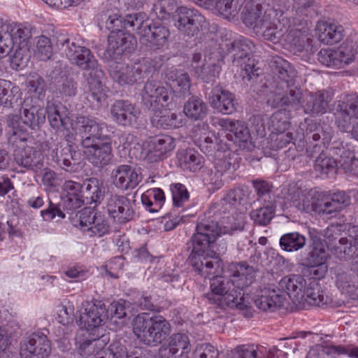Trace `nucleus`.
<instances>
[{"instance_id": "nucleus-18", "label": "nucleus", "mask_w": 358, "mask_h": 358, "mask_svg": "<svg viewBox=\"0 0 358 358\" xmlns=\"http://www.w3.org/2000/svg\"><path fill=\"white\" fill-rule=\"evenodd\" d=\"M113 120L124 127H136L141 111L127 100H116L110 108Z\"/></svg>"}, {"instance_id": "nucleus-42", "label": "nucleus", "mask_w": 358, "mask_h": 358, "mask_svg": "<svg viewBox=\"0 0 358 358\" xmlns=\"http://www.w3.org/2000/svg\"><path fill=\"white\" fill-rule=\"evenodd\" d=\"M202 157L192 149L181 150L177 152V164L183 170L196 172L203 166Z\"/></svg>"}, {"instance_id": "nucleus-40", "label": "nucleus", "mask_w": 358, "mask_h": 358, "mask_svg": "<svg viewBox=\"0 0 358 358\" xmlns=\"http://www.w3.org/2000/svg\"><path fill=\"white\" fill-rule=\"evenodd\" d=\"M85 203H100L105 196V187L96 178H90L83 182Z\"/></svg>"}, {"instance_id": "nucleus-31", "label": "nucleus", "mask_w": 358, "mask_h": 358, "mask_svg": "<svg viewBox=\"0 0 358 358\" xmlns=\"http://www.w3.org/2000/svg\"><path fill=\"white\" fill-rule=\"evenodd\" d=\"M62 202L64 208L75 210L85 204L83 183L72 180L66 181L63 185Z\"/></svg>"}, {"instance_id": "nucleus-30", "label": "nucleus", "mask_w": 358, "mask_h": 358, "mask_svg": "<svg viewBox=\"0 0 358 358\" xmlns=\"http://www.w3.org/2000/svg\"><path fill=\"white\" fill-rule=\"evenodd\" d=\"M336 123L341 131H348L353 121L358 120V96L348 103L338 101L336 108Z\"/></svg>"}, {"instance_id": "nucleus-59", "label": "nucleus", "mask_w": 358, "mask_h": 358, "mask_svg": "<svg viewBox=\"0 0 358 358\" xmlns=\"http://www.w3.org/2000/svg\"><path fill=\"white\" fill-rule=\"evenodd\" d=\"M313 3L314 0H294L291 16L293 18L294 26L301 24V19L308 15Z\"/></svg>"}, {"instance_id": "nucleus-16", "label": "nucleus", "mask_w": 358, "mask_h": 358, "mask_svg": "<svg viewBox=\"0 0 358 358\" xmlns=\"http://www.w3.org/2000/svg\"><path fill=\"white\" fill-rule=\"evenodd\" d=\"M50 352L51 346L47 336L36 332L21 343L20 354L22 358H48Z\"/></svg>"}, {"instance_id": "nucleus-34", "label": "nucleus", "mask_w": 358, "mask_h": 358, "mask_svg": "<svg viewBox=\"0 0 358 358\" xmlns=\"http://www.w3.org/2000/svg\"><path fill=\"white\" fill-rule=\"evenodd\" d=\"M336 285L341 293L351 299H358L357 276L351 271L337 268L335 271Z\"/></svg>"}, {"instance_id": "nucleus-3", "label": "nucleus", "mask_w": 358, "mask_h": 358, "mask_svg": "<svg viewBox=\"0 0 358 358\" xmlns=\"http://www.w3.org/2000/svg\"><path fill=\"white\" fill-rule=\"evenodd\" d=\"M132 324L134 334L147 345L162 343L171 333L169 322L161 315L140 313L134 317Z\"/></svg>"}, {"instance_id": "nucleus-28", "label": "nucleus", "mask_w": 358, "mask_h": 358, "mask_svg": "<svg viewBox=\"0 0 358 358\" xmlns=\"http://www.w3.org/2000/svg\"><path fill=\"white\" fill-rule=\"evenodd\" d=\"M76 152L71 146L63 147L62 143H54L50 150L48 157L53 163L67 171H72L76 164L75 155Z\"/></svg>"}, {"instance_id": "nucleus-33", "label": "nucleus", "mask_w": 358, "mask_h": 358, "mask_svg": "<svg viewBox=\"0 0 358 358\" xmlns=\"http://www.w3.org/2000/svg\"><path fill=\"white\" fill-rule=\"evenodd\" d=\"M219 124L223 128L224 138L234 143H245L250 138L248 127L240 121L222 118Z\"/></svg>"}, {"instance_id": "nucleus-20", "label": "nucleus", "mask_w": 358, "mask_h": 358, "mask_svg": "<svg viewBox=\"0 0 358 358\" xmlns=\"http://www.w3.org/2000/svg\"><path fill=\"white\" fill-rule=\"evenodd\" d=\"M286 301L285 294L282 293L280 289L272 287L260 288L254 299L255 306L263 311H275L284 306Z\"/></svg>"}, {"instance_id": "nucleus-47", "label": "nucleus", "mask_w": 358, "mask_h": 358, "mask_svg": "<svg viewBox=\"0 0 358 358\" xmlns=\"http://www.w3.org/2000/svg\"><path fill=\"white\" fill-rule=\"evenodd\" d=\"M150 152H154L155 156L161 159L175 148V142L172 137L168 135H161L152 138L149 141Z\"/></svg>"}, {"instance_id": "nucleus-48", "label": "nucleus", "mask_w": 358, "mask_h": 358, "mask_svg": "<svg viewBox=\"0 0 358 358\" xmlns=\"http://www.w3.org/2000/svg\"><path fill=\"white\" fill-rule=\"evenodd\" d=\"M21 92L17 86H12L10 81L0 79V106L13 107L21 96Z\"/></svg>"}, {"instance_id": "nucleus-5", "label": "nucleus", "mask_w": 358, "mask_h": 358, "mask_svg": "<svg viewBox=\"0 0 358 358\" xmlns=\"http://www.w3.org/2000/svg\"><path fill=\"white\" fill-rule=\"evenodd\" d=\"M243 229L242 222L236 223L231 227L224 226L223 234H233L235 231H241ZM222 233L217 222L210 220L201 219L197 222L196 233H194L187 245L213 248L215 242Z\"/></svg>"}, {"instance_id": "nucleus-53", "label": "nucleus", "mask_w": 358, "mask_h": 358, "mask_svg": "<svg viewBox=\"0 0 358 358\" xmlns=\"http://www.w3.org/2000/svg\"><path fill=\"white\" fill-rule=\"evenodd\" d=\"M357 250H358L357 248H352L348 239L343 237L338 242L331 243L329 250L338 259L348 260L358 257Z\"/></svg>"}, {"instance_id": "nucleus-32", "label": "nucleus", "mask_w": 358, "mask_h": 358, "mask_svg": "<svg viewBox=\"0 0 358 358\" xmlns=\"http://www.w3.org/2000/svg\"><path fill=\"white\" fill-rule=\"evenodd\" d=\"M86 71H89L86 77L89 87L86 98L89 101L99 104L103 96L102 79L104 77V72L98 62H96L93 68H89Z\"/></svg>"}, {"instance_id": "nucleus-37", "label": "nucleus", "mask_w": 358, "mask_h": 358, "mask_svg": "<svg viewBox=\"0 0 358 358\" xmlns=\"http://www.w3.org/2000/svg\"><path fill=\"white\" fill-rule=\"evenodd\" d=\"M332 100L331 94L325 90L310 93L303 106L304 112L313 116L324 114L327 111L329 103Z\"/></svg>"}, {"instance_id": "nucleus-52", "label": "nucleus", "mask_w": 358, "mask_h": 358, "mask_svg": "<svg viewBox=\"0 0 358 358\" xmlns=\"http://www.w3.org/2000/svg\"><path fill=\"white\" fill-rule=\"evenodd\" d=\"M151 121L155 127L162 129L179 127L182 124V121L177 114L166 109L160 111L159 114H155Z\"/></svg>"}, {"instance_id": "nucleus-63", "label": "nucleus", "mask_w": 358, "mask_h": 358, "mask_svg": "<svg viewBox=\"0 0 358 358\" xmlns=\"http://www.w3.org/2000/svg\"><path fill=\"white\" fill-rule=\"evenodd\" d=\"M338 164L345 172L358 174V159L356 158L354 151L343 150L340 155Z\"/></svg>"}, {"instance_id": "nucleus-57", "label": "nucleus", "mask_w": 358, "mask_h": 358, "mask_svg": "<svg viewBox=\"0 0 358 358\" xmlns=\"http://www.w3.org/2000/svg\"><path fill=\"white\" fill-rule=\"evenodd\" d=\"M269 128L272 132L287 131L289 127V112L286 109L275 111L270 117Z\"/></svg>"}, {"instance_id": "nucleus-25", "label": "nucleus", "mask_w": 358, "mask_h": 358, "mask_svg": "<svg viewBox=\"0 0 358 358\" xmlns=\"http://www.w3.org/2000/svg\"><path fill=\"white\" fill-rule=\"evenodd\" d=\"M350 203V196L344 192H337L328 196L317 199L315 212L320 215H329L342 210Z\"/></svg>"}, {"instance_id": "nucleus-46", "label": "nucleus", "mask_w": 358, "mask_h": 358, "mask_svg": "<svg viewBox=\"0 0 358 358\" xmlns=\"http://www.w3.org/2000/svg\"><path fill=\"white\" fill-rule=\"evenodd\" d=\"M279 245L280 248L285 252H297L306 245V238L305 235L298 231L286 233L280 237Z\"/></svg>"}, {"instance_id": "nucleus-14", "label": "nucleus", "mask_w": 358, "mask_h": 358, "mask_svg": "<svg viewBox=\"0 0 358 358\" xmlns=\"http://www.w3.org/2000/svg\"><path fill=\"white\" fill-rule=\"evenodd\" d=\"M115 187L122 191L134 189L143 180L140 168L130 164H120L110 173Z\"/></svg>"}, {"instance_id": "nucleus-43", "label": "nucleus", "mask_w": 358, "mask_h": 358, "mask_svg": "<svg viewBox=\"0 0 358 358\" xmlns=\"http://www.w3.org/2000/svg\"><path fill=\"white\" fill-rule=\"evenodd\" d=\"M318 38L326 45H333L340 42L344 36V28L341 25L322 23L318 27Z\"/></svg>"}, {"instance_id": "nucleus-56", "label": "nucleus", "mask_w": 358, "mask_h": 358, "mask_svg": "<svg viewBox=\"0 0 358 358\" xmlns=\"http://www.w3.org/2000/svg\"><path fill=\"white\" fill-rule=\"evenodd\" d=\"M262 204L264 206L251 211L250 217L255 224L260 226H266L274 217L275 206L273 203Z\"/></svg>"}, {"instance_id": "nucleus-60", "label": "nucleus", "mask_w": 358, "mask_h": 358, "mask_svg": "<svg viewBox=\"0 0 358 358\" xmlns=\"http://www.w3.org/2000/svg\"><path fill=\"white\" fill-rule=\"evenodd\" d=\"M285 41L291 48L296 52H301L305 48L306 36L305 31L299 29H291L286 35Z\"/></svg>"}, {"instance_id": "nucleus-17", "label": "nucleus", "mask_w": 358, "mask_h": 358, "mask_svg": "<svg viewBox=\"0 0 358 358\" xmlns=\"http://www.w3.org/2000/svg\"><path fill=\"white\" fill-rule=\"evenodd\" d=\"M204 17L196 10L180 7L178 9L175 19V26L182 34L192 37L199 31Z\"/></svg>"}, {"instance_id": "nucleus-29", "label": "nucleus", "mask_w": 358, "mask_h": 358, "mask_svg": "<svg viewBox=\"0 0 358 358\" xmlns=\"http://www.w3.org/2000/svg\"><path fill=\"white\" fill-rule=\"evenodd\" d=\"M103 123L96 118L90 116H78L76 121V129L81 135L80 145H83L87 140H99L105 136L101 134Z\"/></svg>"}, {"instance_id": "nucleus-44", "label": "nucleus", "mask_w": 358, "mask_h": 358, "mask_svg": "<svg viewBox=\"0 0 358 358\" xmlns=\"http://www.w3.org/2000/svg\"><path fill=\"white\" fill-rule=\"evenodd\" d=\"M327 253L324 245L319 238H314L311 249L307 255L301 259V264L304 266H317L326 263Z\"/></svg>"}, {"instance_id": "nucleus-7", "label": "nucleus", "mask_w": 358, "mask_h": 358, "mask_svg": "<svg viewBox=\"0 0 358 358\" xmlns=\"http://www.w3.org/2000/svg\"><path fill=\"white\" fill-rule=\"evenodd\" d=\"M218 273L213 275L210 278V289L214 294L221 297V303L227 306L236 307L240 310L246 308L249 305V296L245 293L238 291L233 282L231 278L218 275Z\"/></svg>"}, {"instance_id": "nucleus-49", "label": "nucleus", "mask_w": 358, "mask_h": 358, "mask_svg": "<svg viewBox=\"0 0 358 358\" xmlns=\"http://www.w3.org/2000/svg\"><path fill=\"white\" fill-rule=\"evenodd\" d=\"M53 55V44L52 39L44 34L36 36L34 38V57L41 61H48Z\"/></svg>"}, {"instance_id": "nucleus-41", "label": "nucleus", "mask_w": 358, "mask_h": 358, "mask_svg": "<svg viewBox=\"0 0 358 358\" xmlns=\"http://www.w3.org/2000/svg\"><path fill=\"white\" fill-rule=\"evenodd\" d=\"M166 78L171 89H175L180 96H186L190 94L191 82L187 73L176 69L169 70L166 73Z\"/></svg>"}, {"instance_id": "nucleus-45", "label": "nucleus", "mask_w": 358, "mask_h": 358, "mask_svg": "<svg viewBox=\"0 0 358 358\" xmlns=\"http://www.w3.org/2000/svg\"><path fill=\"white\" fill-rule=\"evenodd\" d=\"M305 297L303 303L306 302L312 306H322L329 303V299L324 295L320 284L315 280H310L305 287Z\"/></svg>"}, {"instance_id": "nucleus-39", "label": "nucleus", "mask_w": 358, "mask_h": 358, "mask_svg": "<svg viewBox=\"0 0 358 358\" xmlns=\"http://www.w3.org/2000/svg\"><path fill=\"white\" fill-rule=\"evenodd\" d=\"M199 147L202 152L210 156H215L217 152H225L231 148V144L224 141L220 136L208 133L199 140Z\"/></svg>"}, {"instance_id": "nucleus-1", "label": "nucleus", "mask_w": 358, "mask_h": 358, "mask_svg": "<svg viewBox=\"0 0 358 358\" xmlns=\"http://www.w3.org/2000/svg\"><path fill=\"white\" fill-rule=\"evenodd\" d=\"M271 68L274 90L270 94L267 104L273 108H282L289 112L298 110L301 105L303 93L296 85V70L289 62L279 57L273 58Z\"/></svg>"}, {"instance_id": "nucleus-50", "label": "nucleus", "mask_w": 358, "mask_h": 358, "mask_svg": "<svg viewBox=\"0 0 358 358\" xmlns=\"http://www.w3.org/2000/svg\"><path fill=\"white\" fill-rule=\"evenodd\" d=\"M208 108L203 101L197 97L192 96L184 106V113L192 120L203 119L207 115Z\"/></svg>"}, {"instance_id": "nucleus-10", "label": "nucleus", "mask_w": 358, "mask_h": 358, "mask_svg": "<svg viewBox=\"0 0 358 358\" xmlns=\"http://www.w3.org/2000/svg\"><path fill=\"white\" fill-rule=\"evenodd\" d=\"M136 45V40L130 33L123 30L111 31L101 58L108 62L120 60L124 52L133 51Z\"/></svg>"}, {"instance_id": "nucleus-21", "label": "nucleus", "mask_w": 358, "mask_h": 358, "mask_svg": "<svg viewBox=\"0 0 358 358\" xmlns=\"http://www.w3.org/2000/svg\"><path fill=\"white\" fill-rule=\"evenodd\" d=\"M169 29L159 22L148 24L140 31V42L150 48L159 49L168 43Z\"/></svg>"}, {"instance_id": "nucleus-54", "label": "nucleus", "mask_w": 358, "mask_h": 358, "mask_svg": "<svg viewBox=\"0 0 358 358\" xmlns=\"http://www.w3.org/2000/svg\"><path fill=\"white\" fill-rule=\"evenodd\" d=\"M177 3L175 0H159L154 3L150 15L160 20H165L170 17L174 10H177Z\"/></svg>"}, {"instance_id": "nucleus-13", "label": "nucleus", "mask_w": 358, "mask_h": 358, "mask_svg": "<svg viewBox=\"0 0 358 358\" xmlns=\"http://www.w3.org/2000/svg\"><path fill=\"white\" fill-rule=\"evenodd\" d=\"M57 45L61 47L62 50L72 64L83 70L93 68L98 62L88 48L77 45L68 38H58Z\"/></svg>"}, {"instance_id": "nucleus-27", "label": "nucleus", "mask_w": 358, "mask_h": 358, "mask_svg": "<svg viewBox=\"0 0 358 358\" xmlns=\"http://www.w3.org/2000/svg\"><path fill=\"white\" fill-rule=\"evenodd\" d=\"M278 289L285 291L286 294L295 304L303 303L306 280L301 275H291L282 278Z\"/></svg>"}, {"instance_id": "nucleus-22", "label": "nucleus", "mask_w": 358, "mask_h": 358, "mask_svg": "<svg viewBox=\"0 0 358 358\" xmlns=\"http://www.w3.org/2000/svg\"><path fill=\"white\" fill-rule=\"evenodd\" d=\"M189 339L185 334H174L168 340V345L160 348L159 358H187L190 351Z\"/></svg>"}, {"instance_id": "nucleus-15", "label": "nucleus", "mask_w": 358, "mask_h": 358, "mask_svg": "<svg viewBox=\"0 0 358 358\" xmlns=\"http://www.w3.org/2000/svg\"><path fill=\"white\" fill-rule=\"evenodd\" d=\"M106 208L110 217L118 224L131 221L135 216L131 201L123 195H111L108 199Z\"/></svg>"}, {"instance_id": "nucleus-12", "label": "nucleus", "mask_w": 358, "mask_h": 358, "mask_svg": "<svg viewBox=\"0 0 358 358\" xmlns=\"http://www.w3.org/2000/svg\"><path fill=\"white\" fill-rule=\"evenodd\" d=\"M108 319V310L102 301L94 299L84 301L80 311L77 324L87 330L93 329L105 324Z\"/></svg>"}, {"instance_id": "nucleus-55", "label": "nucleus", "mask_w": 358, "mask_h": 358, "mask_svg": "<svg viewBox=\"0 0 358 358\" xmlns=\"http://www.w3.org/2000/svg\"><path fill=\"white\" fill-rule=\"evenodd\" d=\"M243 2V0H217L213 8L224 18L230 19L238 15Z\"/></svg>"}, {"instance_id": "nucleus-23", "label": "nucleus", "mask_w": 358, "mask_h": 358, "mask_svg": "<svg viewBox=\"0 0 358 358\" xmlns=\"http://www.w3.org/2000/svg\"><path fill=\"white\" fill-rule=\"evenodd\" d=\"M229 271L230 278L233 280L238 291L241 293L250 286L255 280L257 270L252 266H250L246 262L239 263H231L229 265Z\"/></svg>"}, {"instance_id": "nucleus-11", "label": "nucleus", "mask_w": 358, "mask_h": 358, "mask_svg": "<svg viewBox=\"0 0 358 358\" xmlns=\"http://www.w3.org/2000/svg\"><path fill=\"white\" fill-rule=\"evenodd\" d=\"M85 155L88 161L95 167L103 168L109 165L113 158L112 140L105 136L99 140H87L83 145Z\"/></svg>"}, {"instance_id": "nucleus-24", "label": "nucleus", "mask_w": 358, "mask_h": 358, "mask_svg": "<svg viewBox=\"0 0 358 358\" xmlns=\"http://www.w3.org/2000/svg\"><path fill=\"white\" fill-rule=\"evenodd\" d=\"M15 162L27 170L38 172L44 167V157L43 153L32 147L14 150Z\"/></svg>"}, {"instance_id": "nucleus-9", "label": "nucleus", "mask_w": 358, "mask_h": 358, "mask_svg": "<svg viewBox=\"0 0 358 358\" xmlns=\"http://www.w3.org/2000/svg\"><path fill=\"white\" fill-rule=\"evenodd\" d=\"M192 249L189 260L194 271L205 278L219 273L222 262L215 256L213 248L188 245Z\"/></svg>"}, {"instance_id": "nucleus-61", "label": "nucleus", "mask_w": 358, "mask_h": 358, "mask_svg": "<svg viewBox=\"0 0 358 358\" xmlns=\"http://www.w3.org/2000/svg\"><path fill=\"white\" fill-rule=\"evenodd\" d=\"M252 186L257 195V200L262 203H273L271 196L272 185L263 180H252Z\"/></svg>"}, {"instance_id": "nucleus-19", "label": "nucleus", "mask_w": 358, "mask_h": 358, "mask_svg": "<svg viewBox=\"0 0 358 358\" xmlns=\"http://www.w3.org/2000/svg\"><path fill=\"white\" fill-rule=\"evenodd\" d=\"M80 224L90 236L101 237L109 230L108 222L101 212H95L90 209H83L80 215Z\"/></svg>"}, {"instance_id": "nucleus-35", "label": "nucleus", "mask_w": 358, "mask_h": 358, "mask_svg": "<svg viewBox=\"0 0 358 358\" xmlns=\"http://www.w3.org/2000/svg\"><path fill=\"white\" fill-rule=\"evenodd\" d=\"M20 113V121L32 129L39 128L45 120L46 110L39 106L32 105L27 100L22 103Z\"/></svg>"}, {"instance_id": "nucleus-51", "label": "nucleus", "mask_w": 358, "mask_h": 358, "mask_svg": "<svg viewBox=\"0 0 358 358\" xmlns=\"http://www.w3.org/2000/svg\"><path fill=\"white\" fill-rule=\"evenodd\" d=\"M336 52L338 58L337 64H339L340 68H342L354 61L357 53V43L352 40H346L336 50Z\"/></svg>"}, {"instance_id": "nucleus-26", "label": "nucleus", "mask_w": 358, "mask_h": 358, "mask_svg": "<svg viewBox=\"0 0 358 358\" xmlns=\"http://www.w3.org/2000/svg\"><path fill=\"white\" fill-rule=\"evenodd\" d=\"M214 166L215 169V174L211 178L210 182L213 184L215 187L220 188L223 181L228 180L229 176H225L227 174H231L236 169L235 159L230 156V154L225 152H220L214 156Z\"/></svg>"}, {"instance_id": "nucleus-58", "label": "nucleus", "mask_w": 358, "mask_h": 358, "mask_svg": "<svg viewBox=\"0 0 358 358\" xmlns=\"http://www.w3.org/2000/svg\"><path fill=\"white\" fill-rule=\"evenodd\" d=\"M161 85L153 80L145 83L143 90L141 92L142 101L148 108L153 110L157 108V99L158 96V90Z\"/></svg>"}, {"instance_id": "nucleus-6", "label": "nucleus", "mask_w": 358, "mask_h": 358, "mask_svg": "<svg viewBox=\"0 0 358 358\" xmlns=\"http://www.w3.org/2000/svg\"><path fill=\"white\" fill-rule=\"evenodd\" d=\"M255 45L251 40L246 38H241L234 41L228 48L234 64L237 66H243L242 78L244 82H250L255 80L259 76V67H256L254 59L250 56L255 49Z\"/></svg>"}, {"instance_id": "nucleus-38", "label": "nucleus", "mask_w": 358, "mask_h": 358, "mask_svg": "<svg viewBox=\"0 0 358 358\" xmlns=\"http://www.w3.org/2000/svg\"><path fill=\"white\" fill-rule=\"evenodd\" d=\"M8 124V143L15 149H22L21 144L27 141L29 133L27 130L21 125L17 115H9L7 119Z\"/></svg>"}, {"instance_id": "nucleus-62", "label": "nucleus", "mask_w": 358, "mask_h": 358, "mask_svg": "<svg viewBox=\"0 0 358 358\" xmlns=\"http://www.w3.org/2000/svg\"><path fill=\"white\" fill-rule=\"evenodd\" d=\"M148 24L146 15L143 13L127 15L123 20V29L136 31L139 35L140 31Z\"/></svg>"}, {"instance_id": "nucleus-2", "label": "nucleus", "mask_w": 358, "mask_h": 358, "mask_svg": "<svg viewBox=\"0 0 358 358\" xmlns=\"http://www.w3.org/2000/svg\"><path fill=\"white\" fill-rule=\"evenodd\" d=\"M243 13V23L265 40L275 42L283 35L285 25L281 24L277 18L276 11L273 8L262 13L260 5H251L249 7L246 6Z\"/></svg>"}, {"instance_id": "nucleus-64", "label": "nucleus", "mask_w": 358, "mask_h": 358, "mask_svg": "<svg viewBox=\"0 0 358 358\" xmlns=\"http://www.w3.org/2000/svg\"><path fill=\"white\" fill-rule=\"evenodd\" d=\"M336 166L337 162L334 158L321 153L315 159L314 167L316 171L327 175L330 172H335Z\"/></svg>"}, {"instance_id": "nucleus-4", "label": "nucleus", "mask_w": 358, "mask_h": 358, "mask_svg": "<svg viewBox=\"0 0 358 358\" xmlns=\"http://www.w3.org/2000/svg\"><path fill=\"white\" fill-rule=\"evenodd\" d=\"M36 34V28L28 23H5L0 31V59L5 57L15 48L29 50L30 39Z\"/></svg>"}, {"instance_id": "nucleus-36", "label": "nucleus", "mask_w": 358, "mask_h": 358, "mask_svg": "<svg viewBox=\"0 0 358 358\" xmlns=\"http://www.w3.org/2000/svg\"><path fill=\"white\" fill-rule=\"evenodd\" d=\"M210 103L213 108L223 114H231L236 109L234 95L229 91L218 87L213 90Z\"/></svg>"}, {"instance_id": "nucleus-8", "label": "nucleus", "mask_w": 358, "mask_h": 358, "mask_svg": "<svg viewBox=\"0 0 358 358\" xmlns=\"http://www.w3.org/2000/svg\"><path fill=\"white\" fill-rule=\"evenodd\" d=\"M117 61L110 62L108 72L112 79L121 85H132L144 79L150 69V62L143 60L129 65Z\"/></svg>"}]
</instances>
